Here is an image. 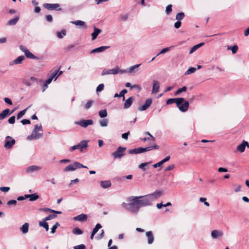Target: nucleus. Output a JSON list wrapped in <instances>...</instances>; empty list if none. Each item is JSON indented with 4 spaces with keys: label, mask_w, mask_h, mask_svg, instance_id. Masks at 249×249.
Returning <instances> with one entry per match:
<instances>
[{
    "label": "nucleus",
    "mask_w": 249,
    "mask_h": 249,
    "mask_svg": "<svg viewBox=\"0 0 249 249\" xmlns=\"http://www.w3.org/2000/svg\"><path fill=\"white\" fill-rule=\"evenodd\" d=\"M141 198H142V197L140 196H130L127 199V201L129 203L123 202L122 203L121 206L125 210L130 213H136L139 212L141 207L146 206Z\"/></svg>",
    "instance_id": "f257e3e1"
},
{
    "label": "nucleus",
    "mask_w": 249,
    "mask_h": 249,
    "mask_svg": "<svg viewBox=\"0 0 249 249\" xmlns=\"http://www.w3.org/2000/svg\"><path fill=\"white\" fill-rule=\"evenodd\" d=\"M42 125H38L37 124L35 125V128L32 131L31 135L28 137V139L31 140L33 139H38L41 138L43 136V133H37L38 131H42Z\"/></svg>",
    "instance_id": "f03ea898"
},
{
    "label": "nucleus",
    "mask_w": 249,
    "mask_h": 249,
    "mask_svg": "<svg viewBox=\"0 0 249 249\" xmlns=\"http://www.w3.org/2000/svg\"><path fill=\"white\" fill-rule=\"evenodd\" d=\"M84 168H87L88 167L86 166L81 164L78 162H74L72 164H70L67 166L64 169V171L65 172H70V171H73L77 169Z\"/></svg>",
    "instance_id": "7ed1b4c3"
},
{
    "label": "nucleus",
    "mask_w": 249,
    "mask_h": 249,
    "mask_svg": "<svg viewBox=\"0 0 249 249\" xmlns=\"http://www.w3.org/2000/svg\"><path fill=\"white\" fill-rule=\"evenodd\" d=\"M125 70H120L118 66H116L114 68L110 70L105 69L103 70L102 75H108V74H117L119 73H124L126 72Z\"/></svg>",
    "instance_id": "20e7f679"
},
{
    "label": "nucleus",
    "mask_w": 249,
    "mask_h": 249,
    "mask_svg": "<svg viewBox=\"0 0 249 249\" xmlns=\"http://www.w3.org/2000/svg\"><path fill=\"white\" fill-rule=\"evenodd\" d=\"M126 149L125 147L119 146L115 151L111 154V155L114 159H120L124 156Z\"/></svg>",
    "instance_id": "39448f33"
},
{
    "label": "nucleus",
    "mask_w": 249,
    "mask_h": 249,
    "mask_svg": "<svg viewBox=\"0 0 249 249\" xmlns=\"http://www.w3.org/2000/svg\"><path fill=\"white\" fill-rule=\"evenodd\" d=\"M89 141L88 140H83L81 141L77 145L72 146L70 148V151L71 152L73 151L76 149L82 150L85 148L88 147V142Z\"/></svg>",
    "instance_id": "423d86ee"
},
{
    "label": "nucleus",
    "mask_w": 249,
    "mask_h": 249,
    "mask_svg": "<svg viewBox=\"0 0 249 249\" xmlns=\"http://www.w3.org/2000/svg\"><path fill=\"white\" fill-rule=\"evenodd\" d=\"M179 99H182V100L179 101L180 103L179 106H177L181 111H186L188 110L189 106L188 101H185L183 98H179Z\"/></svg>",
    "instance_id": "0eeeda50"
},
{
    "label": "nucleus",
    "mask_w": 249,
    "mask_h": 249,
    "mask_svg": "<svg viewBox=\"0 0 249 249\" xmlns=\"http://www.w3.org/2000/svg\"><path fill=\"white\" fill-rule=\"evenodd\" d=\"M15 140L11 136H6L5 139L4 147L7 149H11L15 144Z\"/></svg>",
    "instance_id": "6e6552de"
},
{
    "label": "nucleus",
    "mask_w": 249,
    "mask_h": 249,
    "mask_svg": "<svg viewBox=\"0 0 249 249\" xmlns=\"http://www.w3.org/2000/svg\"><path fill=\"white\" fill-rule=\"evenodd\" d=\"M43 6L48 10H62V9L60 7V5L58 3H44Z\"/></svg>",
    "instance_id": "1a4fd4ad"
},
{
    "label": "nucleus",
    "mask_w": 249,
    "mask_h": 249,
    "mask_svg": "<svg viewBox=\"0 0 249 249\" xmlns=\"http://www.w3.org/2000/svg\"><path fill=\"white\" fill-rule=\"evenodd\" d=\"M75 124L80 125V126L86 128L89 125L93 124V121L92 120H82L80 121L75 122Z\"/></svg>",
    "instance_id": "9d476101"
},
{
    "label": "nucleus",
    "mask_w": 249,
    "mask_h": 249,
    "mask_svg": "<svg viewBox=\"0 0 249 249\" xmlns=\"http://www.w3.org/2000/svg\"><path fill=\"white\" fill-rule=\"evenodd\" d=\"M162 194V192L159 190H156L154 193L147 195L151 202L155 200L158 198L160 197Z\"/></svg>",
    "instance_id": "9b49d317"
},
{
    "label": "nucleus",
    "mask_w": 249,
    "mask_h": 249,
    "mask_svg": "<svg viewBox=\"0 0 249 249\" xmlns=\"http://www.w3.org/2000/svg\"><path fill=\"white\" fill-rule=\"evenodd\" d=\"M152 103V100L151 98L147 99L144 104L141 107L138 108V110L140 111H144L146 110L151 105Z\"/></svg>",
    "instance_id": "f8f14e48"
},
{
    "label": "nucleus",
    "mask_w": 249,
    "mask_h": 249,
    "mask_svg": "<svg viewBox=\"0 0 249 249\" xmlns=\"http://www.w3.org/2000/svg\"><path fill=\"white\" fill-rule=\"evenodd\" d=\"M249 148V144L247 141H243L241 144L238 145L237 147V150L240 153H243L245 151L246 147Z\"/></svg>",
    "instance_id": "ddd939ff"
},
{
    "label": "nucleus",
    "mask_w": 249,
    "mask_h": 249,
    "mask_svg": "<svg viewBox=\"0 0 249 249\" xmlns=\"http://www.w3.org/2000/svg\"><path fill=\"white\" fill-rule=\"evenodd\" d=\"M160 89V83L158 81L154 80L153 81L152 93L156 94L159 92Z\"/></svg>",
    "instance_id": "4468645a"
},
{
    "label": "nucleus",
    "mask_w": 249,
    "mask_h": 249,
    "mask_svg": "<svg viewBox=\"0 0 249 249\" xmlns=\"http://www.w3.org/2000/svg\"><path fill=\"white\" fill-rule=\"evenodd\" d=\"M61 67H59L58 70H55L54 71H53L50 76L51 77H52L54 80H56L57 78L61 75L63 71H59V70L60 69Z\"/></svg>",
    "instance_id": "2eb2a0df"
},
{
    "label": "nucleus",
    "mask_w": 249,
    "mask_h": 249,
    "mask_svg": "<svg viewBox=\"0 0 249 249\" xmlns=\"http://www.w3.org/2000/svg\"><path fill=\"white\" fill-rule=\"evenodd\" d=\"M110 48V46H101L100 47H98V48H95V49H94L93 50H92L90 53H101V52H103L104 51H105L106 50H107V49H108Z\"/></svg>",
    "instance_id": "dca6fc26"
},
{
    "label": "nucleus",
    "mask_w": 249,
    "mask_h": 249,
    "mask_svg": "<svg viewBox=\"0 0 249 249\" xmlns=\"http://www.w3.org/2000/svg\"><path fill=\"white\" fill-rule=\"evenodd\" d=\"M88 216L85 214H81L77 215L73 218L74 220L78 221L80 222L85 221L87 220Z\"/></svg>",
    "instance_id": "f3484780"
},
{
    "label": "nucleus",
    "mask_w": 249,
    "mask_h": 249,
    "mask_svg": "<svg viewBox=\"0 0 249 249\" xmlns=\"http://www.w3.org/2000/svg\"><path fill=\"white\" fill-rule=\"evenodd\" d=\"M37 80L35 77H31L30 79H26L24 81V83L27 86H30L33 85L34 83L37 82Z\"/></svg>",
    "instance_id": "a211bd4d"
},
{
    "label": "nucleus",
    "mask_w": 249,
    "mask_h": 249,
    "mask_svg": "<svg viewBox=\"0 0 249 249\" xmlns=\"http://www.w3.org/2000/svg\"><path fill=\"white\" fill-rule=\"evenodd\" d=\"M41 169V167L36 165H32L26 168V172L28 173H33Z\"/></svg>",
    "instance_id": "6ab92c4d"
},
{
    "label": "nucleus",
    "mask_w": 249,
    "mask_h": 249,
    "mask_svg": "<svg viewBox=\"0 0 249 249\" xmlns=\"http://www.w3.org/2000/svg\"><path fill=\"white\" fill-rule=\"evenodd\" d=\"M71 23L76 26H81L85 29L87 28V26L86 25V23L82 20H78L74 21H71Z\"/></svg>",
    "instance_id": "aec40b11"
},
{
    "label": "nucleus",
    "mask_w": 249,
    "mask_h": 249,
    "mask_svg": "<svg viewBox=\"0 0 249 249\" xmlns=\"http://www.w3.org/2000/svg\"><path fill=\"white\" fill-rule=\"evenodd\" d=\"M25 57L24 56H19L16 59H15L13 61L11 62L10 63V65H13L14 64H21L23 60L24 59Z\"/></svg>",
    "instance_id": "412c9836"
},
{
    "label": "nucleus",
    "mask_w": 249,
    "mask_h": 249,
    "mask_svg": "<svg viewBox=\"0 0 249 249\" xmlns=\"http://www.w3.org/2000/svg\"><path fill=\"white\" fill-rule=\"evenodd\" d=\"M111 185V182L109 180L101 181L100 182V186L103 189L109 188Z\"/></svg>",
    "instance_id": "4be33fe9"
},
{
    "label": "nucleus",
    "mask_w": 249,
    "mask_h": 249,
    "mask_svg": "<svg viewBox=\"0 0 249 249\" xmlns=\"http://www.w3.org/2000/svg\"><path fill=\"white\" fill-rule=\"evenodd\" d=\"M146 236L148 239V241H147L148 244H151L152 243H153V242L154 241V236L153 235L152 231H147L146 232Z\"/></svg>",
    "instance_id": "5701e85b"
},
{
    "label": "nucleus",
    "mask_w": 249,
    "mask_h": 249,
    "mask_svg": "<svg viewBox=\"0 0 249 249\" xmlns=\"http://www.w3.org/2000/svg\"><path fill=\"white\" fill-rule=\"evenodd\" d=\"M170 159V156H168L166 157L164 159H163L162 160L160 161V162H158V163H157L156 164H153V166L154 168H157L158 167H160L162 164H163L164 163H165V162H167L168 160H169Z\"/></svg>",
    "instance_id": "b1692460"
},
{
    "label": "nucleus",
    "mask_w": 249,
    "mask_h": 249,
    "mask_svg": "<svg viewBox=\"0 0 249 249\" xmlns=\"http://www.w3.org/2000/svg\"><path fill=\"white\" fill-rule=\"evenodd\" d=\"M133 101V98L132 97H130L128 98L124 102V109L128 108L132 105V104Z\"/></svg>",
    "instance_id": "393cba45"
},
{
    "label": "nucleus",
    "mask_w": 249,
    "mask_h": 249,
    "mask_svg": "<svg viewBox=\"0 0 249 249\" xmlns=\"http://www.w3.org/2000/svg\"><path fill=\"white\" fill-rule=\"evenodd\" d=\"M19 17L16 16L14 18L10 19L6 23L7 26H13L15 25L18 21L19 20Z\"/></svg>",
    "instance_id": "a878e982"
},
{
    "label": "nucleus",
    "mask_w": 249,
    "mask_h": 249,
    "mask_svg": "<svg viewBox=\"0 0 249 249\" xmlns=\"http://www.w3.org/2000/svg\"><path fill=\"white\" fill-rule=\"evenodd\" d=\"M182 100V99H179V98H170L167 100L166 104L167 105H170L173 103H176L177 106H179V101Z\"/></svg>",
    "instance_id": "bb28decb"
},
{
    "label": "nucleus",
    "mask_w": 249,
    "mask_h": 249,
    "mask_svg": "<svg viewBox=\"0 0 249 249\" xmlns=\"http://www.w3.org/2000/svg\"><path fill=\"white\" fill-rule=\"evenodd\" d=\"M140 196L142 197V198H141V199L142 201V202H143L144 204L146 206H150L151 205V202L148 196H147V195Z\"/></svg>",
    "instance_id": "cd10ccee"
},
{
    "label": "nucleus",
    "mask_w": 249,
    "mask_h": 249,
    "mask_svg": "<svg viewBox=\"0 0 249 249\" xmlns=\"http://www.w3.org/2000/svg\"><path fill=\"white\" fill-rule=\"evenodd\" d=\"M29 223H25L20 228V231L23 234H26L28 232L29 230Z\"/></svg>",
    "instance_id": "c85d7f7f"
},
{
    "label": "nucleus",
    "mask_w": 249,
    "mask_h": 249,
    "mask_svg": "<svg viewBox=\"0 0 249 249\" xmlns=\"http://www.w3.org/2000/svg\"><path fill=\"white\" fill-rule=\"evenodd\" d=\"M101 30L98 28H96L95 26L94 27V31L91 34L92 40H94L96 38L98 35L101 33Z\"/></svg>",
    "instance_id": "c756f323"
},
{
    "label": "nucleus",
    "mask_w": 249,
    "mask_h": 249,
    "mask_svg": "<svg viewBox=\"0 0 249 249\" xmlns=\"http://www.w3.org/2000/svg\"><path fill=\"white\" fill-rule=\"evenodd\" d=\"M223 235V233L221 231L213 230L211 232V236L213 238H217V237L221 236Z\"/></svg>",
    "instance_id": "7c9ffc66"
},
{
    "label": "nucleus",
    "mask_w": 249,
    "mask_h": 249,
    "mask_svg": "<svg viewBox=\"0 0 249 249\" xmlns=\"http://www.w3.org/2000/svg\"><path fill=\"white\" fill-rule=\"evenodd\" d=\"M128 153L130 154H138L140 153H142V147L130 149L128 151Z\"/></svg>",
    "instance_id": "2f4dec72"
},
{
    "label": "nucleus",
    "mask_w": 249,
    "mask_h": 249,
    "mask_svg": "<svg viewBox=\"0 0 249 249\" xmlns=\"http://www.w3.org/2000/svg\"><path fill=\"white\" fill-rule=\"evenodd\" d=\"M27 198H29V200L31 201H33L37 200L39 198V196L36 193L27 195Z\"/></svg>",
    "instance_id": "473e14b6"
},
{
    "label": "nucleus",
    "mask_w": 249,
    "mask_h": 249,
    "mask_svg": "<svg viewBox=\"0 0 249 249\" xmlns=\"http://www.w3.org/2000/svg\"><path fill=\"white\" fill-rule=\"evenodd\" d=\"M204 44V42L200 43L193 46L189 51V53L191 54L197 50L199 48L202 46Z\"/></svg>",
    "instance_id": "72a5a7b5"
},
{
    "label": "nucleus",
    "mask_w": 249,
    "mask_h": 249,
    "mask_svg": "<svg viewBox=\"0 0 249 249\" xmlns=\"http://www.w3.org/2000/svg\"><path fill=\"white\" fill-rule=\"evenodd\" d=\"M46 221L47 220H45L44 218L42 221H40L39 222V225L40 226L45 228L46 231H48L49 230V225L48 223L46 222Z\"/></svg>",
    "instance_id": "f704fd0d"
},
{
    "label": "nucleus",
    "mask_w": 249,
    "mask_h": 249,
    "mask_svg": "<svg viewBox=\"0 0 249 249\" xmlns=\"http://www.w3.org/2000/svg\"><path fill=\"white\" fill-rule=\"evenodd\" d=\"M25 56L29 58L30 59H38V58L36 56H35L32 53H31L29 50L26 51V52L24 53Z\"/></svg>",
    "instance_id": "c9c22d12"
},
{
    "label": "nucleus",
    "mask_w": 249,
    "mask_h": 249,
    "mask_svg": "<svg viewBox=\"0 0 249 249\" xmlns=\"http://www.w3.org/2000/svg\"><path fill=\"white\" fill-rule=\"evenodd\" d=\"M141 64H137V65H133L132 66H131L130 67H129L127 70H126L127 72H129V73H132L134 72V70L136 69V68H138V67H139L140 66H141Z\"/></svg>",
    "instance_id": "e433bc0d"
},
{
    "label": "nucleus",
    "mask_w": 249,
    "mask_h": 249,
    "mask_svg": "<svg viewBox=\"0 0 249 249\" xmlns=\"http://www.w3.org/2000/svg\"><path fill=\"white\" fill-rule=\"evenodd\" d=\"M72 233L75 235H80L83 233V231L78 228H74L72 230Z\"/></svg>",
    "instance_id": "4c0bfd02"
},
{
    "label": "nucleus",
    "mask_w": 249,
    "mask_h": 249,
    "mask_svg": "<svg viewBox=\"0 0 249 249\" xmlns=\"http://www.w3.org/2000/svg\"><path fill=\"white\" fill-rule=\"evenodd\" d=\"M185 17L184 13L183 12H180L178 13L176 16V19L177 20L180 21L182 19Z\"/></svg>",
    "instance_id": "58836bf2"
},
{
    "label": "nucleus",
    "mask_w": 249,
    "mask_h": 249,
    "mask_svg": "<svg viewBox=\"0 0 249 249\" xmlns=\"http://www.w3.org/2000/svg\"><path fill=\"white\" fill-rule=\"evenodd\" d=\"M99 115L101 118H105L107 116V113L106 109H102L99 111Z\"/></svg>",
    "instance_id": "ea45409f"
},
{
    "label": "nucleus",
    "mask_w": 249,
    "mask_h": 249,
    "mask_svg": "<svg viewBox=\"0 0 249 249\" xmlns=\"http://www.w3.org/2000/svg\"><path fill=\"white\" fill-rule=\"evenodd\" d=\"M99 124L101 126L106 127L108 124V120L107 119H104L99 121Z\"/></svg>",
    "instance_id": "a19ab883"
},
{
    "label": "nucleus",
    "mask_w": 249,
    "mask_h": 249,
    "mask_svg": "<svg viewBox=\"0 0 249 249\" xmlns=\"http://www.w3.org/2000/svg\"><path fill=\"white\" fill-rule=\"evenodd\" d=\"M196 69L194 67L189 68L185 73V75H189L195 72Z\"/></svg>",
    "instance_id": "79ce46f5"
},
{
    "label": "nucleus",
    "mask_w": 249,
    "mask_h": 249,
    "mask_svg": "<svg viewBox=\"0 0 249 249\" xmlns=\"http://www.w3.org/2000/svg\"><path fill=\"white\" fill-rule=\"evenodd\" d=\"M12 113H13V111L10 112V110L8 108H6V109L3 110L1 112L2 114H3L4 116V117H5V118L6 117L9 116Z\"/></svg>",
    "instance_id": "37998d69"
},
{
    "label": "nucleus",
    "mask_w": 249,
    "mask_h": 249,
    "mask_svg": "<svg viewBox=\"0 0 249 249\" xmlns=\"http://www.w3.org/2000/svg\"><path fill=\"white\" fill-rule=\"evenodd\" d=\"M66 34V32L65 30H62L59 32L57 33V36L59 38H62L65 36Z\"/></svg>",
    "instance_id": "c03bdc74"
},
{
    "label": "nucleus",
    "mask_w": 249,
    "mask_h": 249,
    "mask_svg": "<svg viewBox=\"0 0 249 249\" xmlns=\"http://www.w3.org/2000/svg\"><path fill=\"white\" fill-rule=\"evenodd\" d=\"M186 89H187V88L185 86H184L182 88L178 89L176 91V92L175 93V95H178L180 93H181V92L185 91L186 90Z\"/></svg>",
    "instance_id": "a18cd8bd"
},
{
    "label": "nucleus",
    "mask_w": 249,
    "mask_h": 249,
    "mask_svg": "<svg viewBox=\"0 0 249 249\" xmlns=\"http://www.w3.org/2000/svg\"><path fill=\"white\" fill-rule=\"evenodd\" d=\"M26 110L27 108H25L20 111L17 115V119L18 120L20 119L25 114Z\"/></svg>",
    "instance_id": "49530a36"
},
{
    "label": "nucleus",
    "mask_w": 249,
    "mask_h": 249,
    "mask_svg": "<svg viewBox=\"0 0 249 249\" xmlns=\"http://www.w3.org/2000/svg\"><path fill=\"white\" fill-rule=\"evenodd\" d=\"M93 101L92 100H89L85 105V107L86 109H89L92 105Z\"/></svg>",
    "instance_id": "de8ad7c7"
},
{
    "label": "nucleus",
    "mask_w": 249,
    "mask_h": 249,
    "mask_svg": "<svg viewBox=\"0 0 249 249\" xmlns=\"http://www.w3.org/2000/svg\"><path fill=\"white\" fill-rule=\"evenodd\" d=\"M102 228V226L100 224H97L96 225L95 228L93 229L92 232L96 233L98 230Z\"/></svg>",
    "instance_id": "09e8293b"
},
{
    "label": "nucleus",
    "mask_w": 249,
    "mask_h": 249,
    "mask_svg": "<svg viewBox=\"0 0 249 249\" xmlns=\"http://www.w3.org/2000/svg\"><path fill=\"white\" fill-rule=\"evenodd\" d=\"M60 224L58 222H56L51 228V233H54L55 232L57 228L59 226Z\"/></svg>",
    "instance_id": "8fccbe9b"
},
{
    "label": "nucleus",
    "mask_w": 249,
    "mask_h": 249,
    "mask_svg": "<svg viewBox=\"0 0 249 249\" xmlns=\"http://www.w3.org/2000/svg\"><path fill=\"white\" fill-rule=\"evenodd\" d=\"M57 215L55 214H50L44 218L45 220L49 221L55 218Z\"/></svg>",
    "instance_id": "3c124183"
},
{
    "label": "nucleus",
    "mask_w": 249,
    "mask_h": 249,
    "mask_svg": "<svg viewBox=\"0 0 249 249\" xmlns=\"http://www.w3.org/2000/svg\"><path fill=\"white\" fill-rule=\"evenodd\" d=\"M148 164L149 163L148 162L142 163L139 165V168L142 169L143 171H145V167L147 166Z\"/></svg>",
    "instance_id": "603ef678"
},
{
    "label": "nucleus",
    "mask_w": 249,
    "mask_h": 249,
    "mask_svg": "<svg viewBox=\"0 0 249 249\" xmlns=\"http://www.w3.org/2000/svg\"><path fill=\"white\" fill-rule=\"evenodd\" d=\"M153 146H148L144 148L142 147V152L144 153L147 151H150L153 149Z\"/></svg>",
    "instance_id": "864d4df0"
},
{
    "label": "nucleus",
    "mask_w": 249,
    "mask_h": 249,
    "mask_svg": "<svg viewBox=\"0 0 249 249\" xmlns=\"http://www.w3.org/2000/svg\"><path fill=\"white\" fill-rule=\"evenodd\" d=\"M172 5L171 4H169L167 5L166 7V13L167 15H169L172 11Z\"/></svg>",
    "instance_id": "5fc2aeb1"
},
{
    "label": "nucleus",
    "mask_w": 249,
    "mask_h": 249,
    "mask_svg": "<svg viewBox=\"0 0 249 249\" xmlns=\"http://www.w3.org/2000/svg\"><path fill=\"white\" fill-rule=\"evenodd\" d=\"M104 84H100L96 88V92H99L102 91L104 89Z\"/></svg>",
    "instance_id": "6e6d98bb"
},
{
    "label": "nucleus",
    "mask_w": 249,
    "mask_h": 249,
    "mask_svg": "<svg viewBox=\"0 0 249 249\" xmlns=\"http://www.w3.org/2000/svg\"><path fill=\"white\" fill-rule=\"evenodd\" d=\"M17 203V201L16 200H9L7 202V205L9 206H10L11 205L15 206L16 205Z\"/></svg>",
    "instance_id": "4d7b16f0"
},
{
    "label": "nucleus",
    "mask_w": 249,
    "mask_h": 249,
    "mask_svg": "<svg viewBox=\"0 0 249 249\" xmlns=\"http://www.w3.org/2000/svg\"><path fill=\"white\" fill-rule=\"evenodd\" d=\"M170 48V47H166V48H165L162 49L160 51V52L157 55V56H158L160 54H163V53H164L167 52L168 51H169Z\"/></svg>",
    "instance_id": "13d9d810"
},
{
    "label": "nucleus",
    "mask_w": 249,
    "mask_h": 249,
    "mask_svg": "<svg viewBox=\"0 0 249 249\" xmlns=\"http://www.w3.org/2000/svg\"><path fill=\"white\" fill-rule=\"evenodd\" d=\"M127 90L126 89H123L119 93V97H123V100H124V94L126 93Z\"/></svg>",
    "instance_id": "bf43d9fd"
},
{
    "label": "nucleus",
    "mask_w": 249,
    "mask_h": 249,
    "mask_svg": "<svg viewBox=\"0 0 249 249\" xmlns=\"http://www.w3.org/2000/svg\"><path fill=\"white\" fill-rule=\"evenodd\" d=\"M238 49V47L237 45H233L232 47H231V48L232 53L233 54H235V53H237Z\"/></svg>",
    "instance_id": "052dcab7"
},
{
    "label": "nucleus",
    "mask_w": 249,
    "mask_h": 249,
    "mask_svg": "<svg viewBox=\"0 0 249 249\" xmlns=\"http://www.w3.org/2000/svg\"><path fill=\"white\" fill-rule=\"evenodd\" d=\"M8 122L10 124H14L15 122V116H12L10 117L9 118Z\"/></svg>",
    "instance_id": "680f3d73"
},
{
    "label": "nucleus",
    "mask_w": 249,
    "mask_h": 249,
    "mask_svg": "<svg viewBox=\"0 0 249 249\" xmlns=\"http://www.w3.org/2000/svg\"><path fill=\"white\" fill-rule=\"evenodd\" d=\"M128 16L127 14L122 15L120 16L121 20L122 21H126L128 19Z\"/></svg>",
    "instance_id": "e2e57ef3"
},
{
    "label": "nucleus",
    "mask_w": 249,
    "mask_h": 249,
    "mask_svg": "<svg viewBox=\"0 0 249 249\" xmlns=\"http://www.w3.org/2000/svg\"><path fill=\"white\" fill-rule=\"evenodd\" d=\"M86 246L84 244L75 246L73 247V249H85Z\"/></svg>",
    "instance_id": "0e129e2a"
},
{
    "label": "nucleus",
    "mask_w": 249,
    "mask_h": 249,
    "mask_svg": "<svg viewBox=\"0 0 249 249\" xmlns=\"http://www.w3.org/2000/svg\"><path fill=\"white\" fill-rule=\"evenodd\" d=\"M174 168H175L174 164H171L165 169V171L167 172L168 171L172 170L174 169Z\"/></svg>",
    "instance_id": "69168bd1"
},
{
    "label": "nucleus",
    "mask_w": 249,
    "mask_h": 249,
    "mask_svg": "<svg viewBox=\"0 0 249 249\" xmlns=\"http://www.w3.org/2000/svg\"><path fill=\"white\" fill-rule=\"evenodd\" d=\"M181 25V22L180 21L178 20L174 24V27L176 29H178Z\"/></svg>",
    "instance_id": "338daca9"
},
{
    "label": "nucleus",
    "mask_w": 249,
    "mask_h": 249,
    "mask_svg": "<svg viewBox=\"0 0 249 249\" xmlns=\"http://www.w3.org/2000/svg\"><path fill=\"white\" fill-rule=\"evenodd\" d=\"M46 20L48 22H52L53 20V17L51 15H48L45 16Z\"/></svg>",
    "instance_id": "774afa93"
}]
</instances>
